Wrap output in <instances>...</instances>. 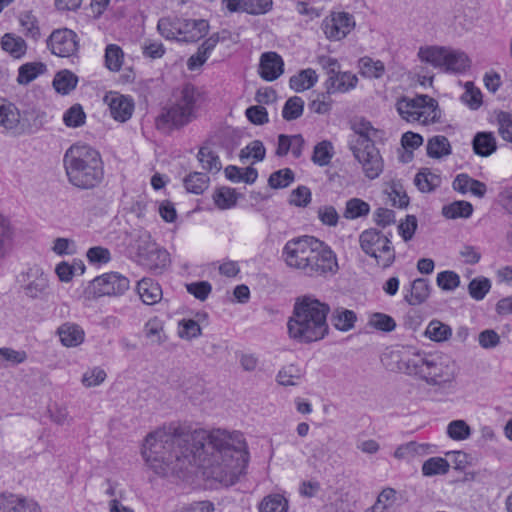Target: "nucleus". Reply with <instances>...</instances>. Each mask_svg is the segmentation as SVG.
Here are the masks:
<instances>
[{
    "instance_id": "1",
    "label": "nucleus",
    "mask_w": 512,
    "mask_h": 512,
    "mask_svg": "<svg viewBox=\"0 0 512 512\" xmlns=\"http://www.w3.org/2000/svg\"><path fill=\"white\" fill-rule=\"evenodd\" d=\"M142 455L160 476L182 471L187 465H197L225 486L239 480L249 460L242 434H229L221 429L185 431L176 423L150 432L145 437Z\"/></svg>"
},
{
    "instance_id": "2",
    "label": "nucleus",
    "mask_w": 512,
    "mask_h": 512,
    "mask_svg": "<svg viewBox=\"0 0 512 512\" xmlns=\"http://www.w3.org/2000/svg\"><path fill=\"white\" fill-rule=\"evenodd\" d=\"M282 258L288 267L308 277H325L338 270L335 253L314 236L305 235L287 241Z\"/></svg>"
},
{
    "instance_id": "3",
    "label": "nucleus",
    "mask_w": 512,
    "mask_h": 512,
    "mask_svg": "<svg viewBox=\"0 0 512 512\" xmlns=\"http://www.w3.org/2000/svg\"><path fill=\"white\" fill-rule=\"evenodd\" d=\"M330 307L311 295L296 298L292 315L287 321L289 337L300 344L324 339L329 333L327 316Z\"/></svg>"
},
{
    "instance_id": "4",
    "label": "nucleus",
    "mask_w": 512,
    "mask_h": 512,
    "mask_svg": "<svg viewBox=\"0 0 512 512\" xmlns=\"http://www.w3.org/2000/svg\"><path fill=\"white\" fill-rule=\"evenodd\" d=\"M63 165L69 183L80 189H93L104 178L100 153L86 144L71 145L63 156Z\"/></svg>"
},
{
    "instance_id": "5",
    "label": "nucleus",
    "mask_w": 512,
    "mask_h": 512,
    "mask_svg": "<svg viewBox=\"0 0 512 512\" xmlns=\"http://www.w3.org/2000/svg\"><path fill=\"white\" fill-rule=\"evenodd\" d=\"M409 375L419 377L430 386H442L455 378V364L441 356L417 352L406 361Z\"/></svg>"
},
{
    "instance_id": "6",
    "label": "nucleus",
    "mask_w": 512,
    "mask_h": 512,
    "mask_svg": "<svg viewBox=\"0 0 512 512\" xmlns=\"http://www.w3.org/2000/svg\"><path fill=\"white\" fill-rule=\"evenodd\" d=\"M198 93L192 84H185L176 102L158 116L156 120L159 129L179 128L188 124L194 117Z\"/></svg>"
},
{
    "instance_id": "7",
    "label": "nucleus",
    "mask_w": 512,
    "mask_h": 512,
    "mask_svg": "<svg viewBox=\"0 0 512 512\" xmlns=\"http://www.w3.org/2000/svg\"><path fill=\"white\" fill-rule=\"evenodd\" d=\"M395 108L400 117L410 123L418 122L423 125L437 121L438 102L428 95H417L413 98L400 97Z\"/></svg>"
},
{
    "instance_id": "8",
    "label": "nucleus",
    "mask_w": 512,
    "mask_h": 512,
    "mask_svg": "<svg viewBox=\"0 0 512 512\" xmlns=\"http://www.w3.org/2000/svg\"><path fill=\"white\" fill-rule=\"evenodd\" d=\"M390 236L375 228L366 229L359 236L361 250L383 269L390 267L396 258Z\"/></svg>"
},
{
    "instance_id": "9",
    "label": "nucleus",
    "mask_w": 512,
    "mask_h": 512,
    "mask_svg": "<svg viewBox=\"0 0 512 512\" xmlns=\"http://www.w3.org/2000/svg\"><path fill=\"white\" fill-rule=\"evenodd\" d=\"M418 57L435 68H443L446 72L456 74L465 72L470 66V60L464 52L446 47H420Z\"/></svg>"
},
{
    "instance_id": "10",
    "label": "nucleus",
    "mask_w": 512,
    "mask_h": 512,
    "mask_svg": "<svg viewBox=\"0 0 512 512\" xmlns=\"http://www.w3.org/2000/svg\"><path fill=\"white\" fill-rule=\"evenodd\" d=\"M133 248L137 262L155 274H161L169 265L170 257L167 250L160 248L147 232L139 234Z\"/></svg>"
},
{
    "instance_id": "11",
    "label": "nucleus",
    "mask_w": 512,
    "mask_h": 512,
    "mask_svg": "<svg viewBox=\"0 0 512 512\" xmlns=\"http://www.w3.org/2000/svg\"><path fill=\"white\" fill-rule=\"evenodd\" d=\"M130 281L125 276L110 272L94 278L88 290L94 297L118 296L129 289Z\"/></svg>"
},
{
    "instance_id": "12",
    "label": "nucleus",
    "mask_w": 512,
    "mask_h": 512,
    "mask_svg": "<svg viewBox=\"0 0 512 512\" xmlns=\"http://www.w3.org/2000/svg\"><path fill=\"white\" fill-rule=\"evenodd\" d=\"M355 27L353 15L348 12H333L322 21L321 28L331 41L344 39Z\"/></svg>"
},
{
    "instance_id": "13",
    "label": "nucleus",
    "mask_w": 512,
    "mask_h": 512,
    "mask_svg": "<svg viewBox=\"0 0 512 512\" xmlns=\"http://www.w3.org/2000/svg\"><path fill=\"white\" fill-rule=\"evenodd\" d=\"M355 159L361 164L367 178L374 180L380 176L384 162L375 144H366V147L350 149Z\"/></svg>"
},
{
    "instance_id": "14",
    "label": "nucleus",
    "mask_w": 512,
    "mask_h": 512,
    "mask_svg": "<svg viewBox=\"0 0 512 512\" xmlns=\"http://www.w3.org/2000/svg\"><path fill=\"white\" fill-rule=\"evenodd\" d=\"M47 47L51 53L59 57H70L78 48L77 34L68 28L54 30L47 39Z\"/></svg>"
},
{
    "instance_id": "15",
    "label": "nucleus",
    "mask_w": 512,
    "mask_h": 512,
    "mask_svg": "<svg viewBox=\"0 0 512 512\" xmlns=\"http://www.w3.org/2000/svg\"><path fill=\"white\" fill-rule=\"evenodd\" d=\"M104 101L108 104L111 116L119 122L128 121L134 111V101L130 96L109 92Z\"/></svg>"
},
{
    "instance_id": "16",
    "label": "nucleus",
    "mask_w": 512,
    "mask_h": 512,
    "mask_svg": "<svg viewBox=\"0 0 512 512\" xmlns=\"http://www.w3.org/2000/svg\"><path fill=\"white\" fill-rule=\"evenodd\" d=\"M24 281L28 283L24 286L25 294L32 298H40L45 295L49 283L48 277L39 266L30 267L23 275Z\"/></svg>"
},
{
    "instance_id": "17",
    "label": "nucleus",
    "mask_w": 512,
    "mask_h": 512,
    "mask_svg": "<svg viewBox=\"0 0 512 512\" xmlns=\"http://www.w3.org/2000/svg\"><path fill=\"white\" fill-rule=\"evenodd\" d=\"M284 72V62L276 52H265L261 55L259 74L266 81H274Z\"/></svg>"
},
{
    "instance_id": "18",
    "label": "nucleus",
    "mask_w": 512,
    "mask_h": 512,
    "mask_svg": "<svg viewBox=\"0 0 512 512\" xmlns=\"http://www.w3.org/2000/svg\"><path fill=\"white\" fill-rule=\"evenodd\" d=\"M181 41L195 42L204 37L209 29L206 20L185 19L179 20V28Z\"/></svg>"
},
{
    "instance_id": "19",
    "label": "nucleus",
    "mask_w": 512,
    "mask_h": 512,
    "mask_svg": "<svg viewBox=\"0 0 512 512\" xmlns=\"http://www.w3.org/2000/svg\"><path fill=\"white\" fill-rule=\"evenodd\" d=\"M354 133L348 141L349 149L366 147V144H374L373 138L376 137L378 130L373 128L370 122L360 121L353 126Z\"/></svg>"
},
{
    "instance_id": "20",
    "label": "nucleus",
    "mask_w": 512,
    "mask_h": 512,
    "mask_svg": "<svg viewBox=\"0 0 512 512\" xmlns=\"http://www.w3.org/2000/svg\"><path fill=\"white\" fill-rule=\"evenodd\" d=\"M20 111L15 104L0 98V127L15 133L19 129Z\"/></svg>"
},
{
    "instance_id": "21",
    "label": "nucleus",
    "mask_w": 512,
    "mask_h": 512,
    "mask_svg": "<svg viewBox=\"0 0 512 512\" xmlns=\"http://www.w3.org/2000/svg\"><path fill=\"white\" fill-rule=\"evenodd\" d=\"M452 187L455 191L461 194L471 192L474 196L478 198H483L487 191L485 183L473 179L468 174L465 173L458 174L455 177L452 183Z\"/></svg>"
},
{
    "instance_id": "22",
    "label": "nucleus",
    "mask_w": 512,
    "mask_h": 512,
    "mask_svg": "<svg viewBox=\"0 0 512 512\" xmlns=\"http://www.w3.org/2000/svg\"><path fill=\"white\" fill-rule=\"evenodd\" d=\"M358 82V78L355 74L350 72H342L339 70L331 77L327 78L326 89L329 94L336 92H347L353 89Z\"/></svg>"
},
{
    "instance_id": "23",
    "label": "nucleus",
    "mask_w": 512,
    "mask_h": 512,
    "mask_svg": "<svg viewBox=\"0 0 512 512\" xmlns=\"http://www.w3.org/2000/svg\"><path fill=\"white\" fill-rule=\"evenodd\" d=\"M61 343L66 347H76L83 343L84 330L76 323L66 322L57 329Z\"/></svg>"
},
{
    "instance_id": "24",
    "label": "nucleus",
    "mask_w": 512,
    "mask_h": 512,
    "mask_svg": "<svg viewBox=\"0 0 512 512\" xmlns=\"http://www.w3.org/2000/svg\"><path fill=\"white\" fill-rule=\"evenodd\" d=\"M137 292L144 304L154 305L162 298L160 285L151 278H143L137 284Z\"/></svg>"
},
{
    "instance_id": "25",
    "label": "nucleus",
    "mask_w": 512,
    "mask_h": 512,
    "mask_svg": "<svg viewBox=\"0 0 512 512\" xmlns=\"http://www.w3.org/2000/svg\"><path fill=\"white\" fill-rule=\"evenodd\" d=\"M0 44L1 48L15 59L22 58L27 52L25 40L14 33H5Z\"/></svg>"
},
{
    "instance_id": "26",
    "label": "nucleus",
    "mask_w": 512,
    "mask_h": 512,
    "mask_svg": "<svg viewBox=\"0 0 512 512\" xmlns=\"http://www.w3.org/2000/svg\"><path fill=\"white\" fill-rule=\"evenodd\" d=\"M331 323L339 331L347 332L354 328L357 315L354 311L344 307H337L331 314Z\"/></svg>"
},
{
    "instance_id": "27",
    "label": "nucleus",
    "mask_w": 512,
    "mask_h": 512,
    "mask_svg": "<svg viewBox=\"0 0 512 512\" xmlns=\"http://www.w3.org/2000/svg\"><path fill=\"white\" fill-rule=\"evenodd\" d=\"M475 154L488 157L497 149L496 139L492 132H478L472 141Z\"/></svg>"
},
{
    "instance_id": "28",
    "label": "nucleus",
    "mask_w": 512,
    "mask_h": 512,
    "mask_svg": "<svg viewBox=\"0 0 512 512\" xmlns=\"http://www.w3.org/2000/svg\"><path fill=\"white\" fill-rule=\"evenodd\" d=\"M430 295V284L427 279L417 278L411 284L409 294L404 299L410 305L416 306L424 303Z\"/></svg>"
},
{
    "instance_id": "29",
    "label": "nucleus",
    "mask_w": 512,
    "mask_h": 512,
    "mask_svg": "<svg viewBox=\"0 0 512 512\" xmlns=\"http://www.w3.org/2000/svg\"><path fill=\"white\" fill-rule=\"evenodd\" d=\"M318 80L315 70L307 68L293 75L289 80L290 88L296 92H303L313 87Z\"/></svg>"
},
{
    "instance_id": "30",
    "label": "nucleus",
    "mask_w": 512,
    "mask_h": 512,
    "mask_svg": "<svg viewBox=\"0 0 512 512\" xmlns=\"http://www.w3.org/2000/svg\"><path fill=\"white\" fill-rule=\"evenodd\" d=\"M47 67L42 62H28L21 65L18 69L17 82L20 85H27L35 80L39 75L44 74Z\"/></svg>"
},
{
    "instance_id": "31",
    "label": "nucleus",
    "mask_w": 512,
    "mask_h": 512,
    "mask_svg": "<svg viewBox=\"0 0 512 512\" xmlns=\"http://www.w3.org/2000/svg\"><path fill=\"white\" fill-rule=\"evenodd\" d=\"M360 74L365 78L379 79L385 73V65L380 60H374L368 56L359 59Z\"/></svg>"
},
{
    "instance_id": "32",
    "label": "nucleus",
    "mask_w": 512,
    "mask_h": 512,
    "mask_svg": "<svg viewBox=\"0 0 512 512\" xmlns=\"http://www.w3.org/2000/svg\"><path fill=\"white\" fill-rule=\"evenodd\" d=\"M473 213V206L470 202L459 200L454 201L442 208V214L448 219L468 218Z\"/></svg>"
},
{
    "instance_id": "33",
    "label": "nucleus",
    "mask_w": 512,
    "mask_h": 512,
    "mask_svg": "<svg viewBox=\"0 0 512 512\" xmlns=\"http://www.w3.org/2000/svg\"><path fill=\"white\" fill-rule=\"evenodd\" d=\"M77 82L78 78L73 72L69 70H62L55 75L53 79V87L58 93L67 95L75 89Z\"/></svg>"
},
{
    "instance_id": "34",
    "label": "nucleus",
    "mask_w": 512,
    "mask_h": 512,
    "mask_svg": "<svg viewBox=\"0 0 512 512\" xmlns=\"http://www.w3.org/2000/svg\"><path fill=\"white\" fill-rule=\"evenodd\" d=\"M414 183L421 192L428 193L440 185L441 178L425 168L416 174Z\"/></svg>"
},
{
    "instance_id": "35",
    "label": "nucleus",
    "mask_w": 512,
    "mask_h": 512,
    "mask_svg": "<svg viewBox=\"0 0 512 512\" xmlns=\"http://www.w3.org/2000/svg\"><path fill=\"white\" fill-rule=\"evenodd\" d=\"M451 154V146L443 135L433 136L427 143V155L431 158H441Z\"/></svg>"
},
{
    "instance_id": "36",
    "label": "nucleus",
    "mask_w": 512,
    "mask_h": 512,
    "mask_svg": "<svg viewBox=\"0 0 512 512\" xmlns=\"http://www.w3.org/2000/svg\"><path fill=\"white\" fill-rule=\"evenodd\" d=\"M209 177L201 172H192L184 178L186 190L193 194H202L209 186Z\"/></svg>"
},
{
    "instance_id": "37",
    "label": "nucleus",
    "mask_w": 512,
    "mask_h": 512,
    "mask_svg": "<svg viewBox=\"0 0 512 512\" xmlns=\"http://www.w3.org/2000/svg\"><path fill=\"white\" fill-rule=\"evenodd\" d=\"M197 159L201 163L202 168L211 173H218L221 168V162L218 155L209 147H201Z\"/></svg>"
},
{
    "instance_id": "38",
    "label": "nucleus",
    "mask_w": 512,
    "mask_h": 512,
    "mask_svg": "<svg viewBox=\"0 0 512 512\" xmlns=\"http://www.w3.org/2000/svg\"><path fill=\"white\" fill-rule=\"evenodd\" d=\"M19 22L22 31L27 38L38 41L41 37L38 19L30 12L21 13Z\"/></svg>"
},
{
    "instance_id": "39",
    "label": "nucleus",
    "mask_w": 512,
    "mask_h": 512,
    "mask_svg": "<svg viewBox=\"0 0 512 512\" xmlns=\"http://www.w3.org/2000/svg\"><path fill=\"white\" fill-rule=\"evenodd\" d=\"M288 501L281 494H270L259 505L260 512H287Z\"/></svg>"
},
{
    "instance_id": "40",
    "label": "nucleus",
    "mask_w": 512,
    "mask_h": 512,
    "mask_svg": "<svg viewBox=\"0 0 512 512\" xmlns=\"http://www.w3.org/2000/svg\"><path fill=\"white\" fill-rule=\"evenodd\" d=\"M425 335L432 341L443 342L451 337L452 329L439 320H432L425 330Z\"/></svg>"
},
{
    "instance_id": "41",
    "label": "nucleus",
    "mask_w": 512,
    "mask_h": 512,
    "mask_svg": "<svg viewBox=\"0 0 512 512\" xmlns=\"http://www.w3.org/2000/svg\"><path fill=\"white\" fill-rule=\"evenodd\" d=\"M303 377V370L294 364L283 367L278 375V383L283 386H294L297 385L299 380Z\"/></svg>"
},
{
    "instance_id": "42",
    "label": "nucleus",
    "mask_w": 512,
    "mask_h": 512,
    "mask_svg": "<svg viewBox=\"0 0 512 512\" xmlns=\"http://www.w3.org/2000/svg\"><path fill=\"white\" fill-rule=\"evenodd\" d=\"M213 200L219 209L226 210L236 205L237 195L234 189L222 187L215 191Z\"/></svg>"
},
{
    "instance_id": "43",
    "label": "nucleus",
    "mask_w": 512,
    "mask_h": 512,
    "mask_svg": "<svg viewBox=\"0 0 512 512\" xmlns=\"http://www.w3.org/2000/svg\"><path fill=\"white\" fill-rule=\"evenodd\" d=\"M304 111V100L299 96L287 99L282 109V117L286 121H293L302 116Z\"/></svg>"
},
{
    "instance_id": "44",
    "label": "nucleus",
    "mask_w": 512,
    "mask_h": 512,
    "mask_svg": "<svg viewBox=\"0 0 512 512\" xmlns=\"http://www.w3.org/2000/svg\"><path fill=\"white\" fill-rule=\"evenodd\" d=\"M448 461L442 457H431L422 465L424 476L444 475L449 471Z\"/></svg>"
},
{
    "instance_id": "45",
    "label": "nucleus",
    "mask_w": 512,
    "mask_h": 512,
    "mask_svg": "<svg viewBox=\"0 0 512 512\" xmlns=\"http://www.w3.org/2000/svg\"><path fill=\"white\" fill-rule=\"evenodd\" d=\"M144 333L153 344H162L166 340L163 324L158 318L150 319L144 326Z\"/></svg>"
},
{
    "instance_id": "46",
    "label": "nucleus",
    "mask_w": 512,
    "mask_h": 512,
    "mask_svg": "<svg viewBox=\"0 0 512 512\" xmlns=\"http://www.w3.org/2000/svg\"><path fill=\"white\" fill-rule=\"evenodd\" d=\"M124 53L122 49L115 44H109L105 49V65L113 72L121 69L123 63Z\"/></svg>"
},
{
    "instance_id": "47",
    "label": "nucleus",
    "mask_w": 512,
    "mask_h": 512,
    "mask_svg": "<svg viewBox=\"0 0 512 512\" xmlns=\"http://www.w3.org/2000/svg\"><path fill=\"white\" fill-rule=\"evenodd\" d=\"M333 147L329 141H322L315 145L312 161L318 166H326L333 157Z\"/></svg>"
},
{
    "instance_id": "48",
    "label": "nucleus",
    "mask_w": 512,
    "mask_h": 512,
    "mask_svg": "<svg viewBox=\"0 0 512 512\" xmlns=\"http://www.w3.org/2000/svg\"><path fill=\"white\" fill-rule=\"evenodd\" d=\"M370 206L367 202L359 198H352L346 202L344 217L347 219H356L368 215Z\"/></svg>"
},
{
    "instance_id": "49",
    "label": "nucleus",
    "mask_w": 512,
    "mask_h": 512,
    "mask_svg": "<svg viewBox=\"0 0 512 512\" xmlns=\"http://www.w3.org/2000/svg\"><path fill=\"white\" fill-rule=\"evenodd\" d=\"M368 325L382 332H391L396 328V322L391 316L379 312L370 315Z\"/></svg>"
},
{
    "instance_id": "50",
    "label": "nucleus",
    "mask_w": 512,
    "mask_h": 512,
    "mask_svg": "<svg viewBox=\"0 0 512 512\" xmlns=\"http://www.w3.org/2000/svg\"><path fill=\"white\" fill-rule=\"evenodd\" d=\"M272 7V0H243L241 12L250 15H262L268 13Z\"/></svg>"
},
{
    "instance_id": "51",
    "label": "nucleus",
    "mask_w": 512,
    "mask_h": 512,
    "mask_svg": "<svg viewBox=\"0 0 512 512\" xmlns=\"http://www.w3.org/2000/svg\"><path fill=\"white\" fill-rule=\"evenodd\" d=\"M447 435L452 440H466L471 435V428L464 420H453L447 426Z\"/></svg>"
},
{
    "instance_id": "52",
    "label": "nucleus",
    "mask_w": 512,
    "mask_h": 512,
    "mask_svg": "<svg viewBox=\"0 0 512 512\" xmlns=\"http://www.w3.org/2000/svg\"><path fill=\"white\" fill-rule=\"evenodd\" d=\"M294 181V172L290 168L280 169L273 172L268 183L272 188H286Z\"/></svg>"
},
{
    "instance_id": "53",
    "label": "nucleus",
    "mask_w": 512,
    "mask_h": 512,
    "mask_svg": "<svg viewBox=\"0 0 512 512\" xmlns=\"http://www.w3.org/2000/svg\"><path fill=\"white\" fill-rule=\"evenodd\" d=\"M86 114L80 104H74L63 115V121L68 127H80L85 123Z\"/></svg>"
},
{
    "instance_id": "54",
    "label": "nucleus",
    "mask_w": 512,
    "mask_h": 512,
    "mask_svg": "<svg viewBox=\"0 0 512 512\" xmlns=\"http://www.w3.org/2000/svg\"><path fill=\"white\" fill-rule=\"evenodd\" d=\"M491 288V281L485 277H478L470 281L468 291L470 296L479 301L482 300Z\"/></svg>"
},
{
    "instance_id": "55",
    "label": "nucleus",
    "mask_w": 512,
    "mask_h": 512,
    "mask_svg": "<svg viewBox=\"0 0 512 512\" xmlns=\"http://www.w3.org/2000/svg\"><path fill=\"white\" fill-rule=\"evenodd\" d=\"M396 491L393 488L383 489L375 504L367 512H386L395 500Z\"/></svg>"
},
{
    "instance_id": "56",
    "label": "nucleus",
    "mask_w": 512,
    "mask_h": 512,
    "mask_svg": "<svg viewBox=\"0 0 512 512\" xmlns=\"http://www.w3.org/2000/svg\"><path fill=\"white\" fill-rule=\"evenodd\" d=\"M178 335L182 339L191 340L201 335L199 323L193 319H182L179 321Z\"/></svg>"
},
{
    "instance_id": "57",
    "label": "nucleus",
    "mask_w": 512,
    "mask_h": 512,
    "mask_svg": "<svg viewBox=\"0 0 512 512\" xmlns=\"http://www.w3.org/2000/svg\"><path fill=\"white\" fill-rule=\"evenodd\" d=\"M158 31L166 39H177L181 41L179 19L172 21L168 18H161L157 25Z\"/></svg>"
},
{
    "instance_id": "58",
    "label": "nucleus",
    "mask_w": 512,
    "mask_h": 512,
    "mask_svg": "<svg viewBox=\"0 0 512 512\" xmlns=\"http://www.w3.org/2000/svg\"><path fill=\"white\" fill-rule=\"evenodd\" d=\"M266 149L260 140H254L240 151V159H248L253 157L255 161L264 160Z\"/></svg>"
},
{
    "instance_id": "59",
    "label": "nucleus",
    "mask_w": 512,
    "mask_h": 512,
    "mask_svg": "<svg viewBox=\"0 0 512 512\" xmlns=\"http://www.w3.org/2000/svg\"><path fill=\"white\" fill-rule=\"evenodd\" d=\"M437 285L446 291H452L460 285V277L454 271H442L438 273Z\"/></svg>"
},
{
    "instance_id": "60",
    "label": "nucleus",
    "mask_w": 512,
    "mask_h": 512,
    "mask_svg": "<svg viewBox=\"0 0 512 512\" xmlns=\"http://www.w3.org/2000/svg\"><path fill=\"white\" fill-rule=\"evenodd\" d=\"M498 132L500 136L508 142L512 143V114L508 112H500L497 117Z\"/></svg>"
},
{
    "instance_id": "61",
    "label": "nucleus",
    "mask_w": 512,
    "mask_h": 512,
    "mask_svg": "<svg viewBox=\"0 0 512 512\" xmlns=\"http://www.w3.org/2000/svg\"><path fill=\"white\" fill-rule=\"evenodd\" d=\"M86 256L92 264H105L111 260L110 251L102 246L89 248Z\"/></svg>"
},
{
    "instance_id": "62",
    "label": "nucleus",
    "mask_w": 512,
    "mask_h": 512,
    "mask_svg": "<svg viewBox=\"0 0 512 512\" xmlns=\"http://www.w3.org/2000/svg\"><path fill=\"white\" fill-rule=\"evenodd\" d=\"M186 289L195 298L204 301L208 298L209 294L211 293L212 286L207 281H199L187 284Z\"/></svg>"
},
{
    "instance_id": "63",
    "label": "nucleus",
    "mask_w": 512,
    "mask_h": 512,
    "mask_svg": "<svg viewBox=\"0 0 512 512\" xmlns=\"http://www.w3.org/2000/svg\"><path fill=\"white\" fill-rule=\"evenodd\" d=\"M27 359V354L23 350H14L12 348H0V364L3 361L10 362L13 365L23 363Z\"/></svg>"
},
{
    "instance_id": "64",
    "label": "nucleus",
    "mask_w": 512,
    "mask_h": 512,
    "mask_svg": "<svg viewBox=\"0 0 512 512\" xmlns=\"http://www.w3.org/2000/svg\"><path fill=\"white\" fill-rule=\"evenodd\" d=\"M246 117L255 125H263L269 121L265 107L261 105L250 106L246 109Z\"/></svg>"
}]
</instances>
